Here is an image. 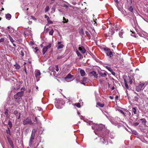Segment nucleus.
<instances>
[{
    "label": "nucleus",
    "mask_w": 148,
    "mask_h": 148,
    "mask_svg": "<svg viewBox=\"0 0 148 148\" xmlns=\"http://www.w3.org/2000/svg\"><path fill=\"white\" fill-rule=\"evenodd\" d=\"M21 91L18 92L14 95V98L15 99L19 100L24 94V91L25 90L24 87H23L21 88Z\"/></svg>",
    "instance_id": "obj_1"
},
{
    "label": "nucleus",
    "mask_w": 148,
    "mask_h": 148,
    "mask_svg": "<svg viewBox=\"0 0 148 148\" xmlns=\"http://www.w3.org/2000/svg\"><path fill=\"white\" fill-rule=\"evenodd\" d=\"M145 84L143 83L140 84L138 86H137L136 87V90L138 92L141 91L142 90H143L145 87Z\"/></svg>",
    "instance_id": "obj_2"
},
{
    "label": "nucleus",
    "mask_w": 148,
    "mask_h": 148,
    "mask_svg": "<svg viewBox=\"0 0 148 148\" xmlns=\"http://www.w3.org/2000/svg\"><path fill=\"white\" fill-rule=\"evenodd\" d=\"M23 124L24 125L27 124H29L30 125H34L31 119L29 117H27L25 119L23 120Z\"/></svg>",
    "instance_id": "obj_3"
},
{
    "label": "nucleus",
    "mask_w": 148,
    "mask_h": 148,
    "mask_svg": "<svg viewBox=\"0 0 148 148\" xmlns=\"http://www.w3.org/2000/svg\"><path fill=\"white\" fill-rule=\"evenodd\" d=\"M105 51L106 54L108 56H110V57H111V51L110 49L108 48L107 47H106L103 49Z\"/></svg>",
    "instance_id": "obj_4"
},
{
    "label": "nucleus",
    "mask_w": 148,
    "mask_h": 148,
    "mask_svg": "<svg viewBox=\"0 0 148 148\" xmlns=\"http://www.w3.org/2000/svg\"><path fill=\"white\" fill-rule=\"evenodd\" d=\"M7 138L8 141V142L10 145L11 146L12 148H14V146L13 143V142L11 139L10 138L9 136H7Z\"/></svg>",
    "instance_id": "obj_5"
},
{
    "label": "nucleus",
    "mask_w": 148,
    "mask_h": 148,
    "mask_svg": "<svg viewBox=\"0 0 148 148\" xmlns=\"http://www.w3.org/2000/svg\"><path fill=\"white\" fill-rule=\"evenodd\" d=\"M90 77L94 76V78H97L98 77L97 74L95 71L90 72L88 73Z\"/></svg>",
    "instance_id": "obj_6"
},
{
    "label": "nucleus",
    "mask_w": 148,
    "mask_h": 148,
    "mask_svg": "<svg viewBox=\"0 0 148 148\" xmlns=\"http://www.w3.org/2000/svg\"><path fill=\"white\" fill-rule=\"evenodd\" d=\"M98 73L100 76L102 77H105L107 75L105 71H99Z\"/></svg>",
    "instance_id": "obj_7"
},
{
    "label": "nucleus",
    "mask_w": 148,
    "mask_h": 148,
    "mask_svg": "<svg viewBox=\"0 0 148 148\" xmlns=\"http://www.w3.org/2000/svg\"><path fill=\"white\" fill-rule=\"evenodd\" d=\"M34 136H31L29 142V145L30 147H31L33 143V140L34 138Z\"/></svg>",
    "instance_id": "obj_8"
},
{
    "label": "nucleus",
    "mask_w": 148,
    "mask_h": 148,
    "mask_svg": "<svg viewBox=\"0 0 148 148\" xmlns=\"http://www.w3.org/2000/svg\"><path fill=\"white\" fill-rule=\"evenodd\" d=\"M78 49L83 54H84L85 53L86 51V50L84 47L82 46L79 47L78 48Z\"/></svg>",
    "instance_id": "obj_9"
},
{
    "label": "nucleus",
    "mask_w": 148,
    "mask_h": 148,
    "mask_svg": "<svg viewBox=\"0 0 148 148\" xmlns=\"http://www.w3.org/2000/svg\"><path fill=\"white\" fill-rule=\"evenodd\" d=\"M104 127L102 124L99 125L97 127L96 129L97 131H101Z\"/></svg>",
    "instance_id": "obj_10"
},
{
    "label": "nucleus",
    "mask_w": 148,
    "mask_h": 148,
    "mask_svg": "<svg viewBox=\"0 0 148 148\" xmlns=\"http://www.w3.org/2000/svg\"><path fill=\"white\" fill-rule=\"evenodd\" d=\"M106 142L105 140L103 137H101L99 139V143L100 145H102L105 144Z\"/></svg>",
    "instance_id": "obj_11"
},
{
    "label": "nucleus",
    "mask_w": 148,
    "mask_h": 148,
    "mask_svg": "<svg viewBox=\"0 0 148 148\" xmlns=\"http://www.w3.org/2000/svg\"><path fill=\"white\" fill-rule=\"evenodd\" d=\"M41 75V73L39 70H38L35 72V76L36 77H37L38 76H40Z\"/></svg>",
    "instance_id": "obj_12"
},
{
    "label": "nucleus",
    "mask_w": 148,
    "mask_h": 148,
    "mask_svg": "<svg viewBox=\"0 0 148 148\" xmlns=\"http://www.w3.org/2000/svg\"><path fill=\"white\" fill-rule=\"evenodd\" d=\"M80 73L81 76L82 77L84 76L86 74L84 71L83 69L80 70Z\"/></svg>",
    "instance_id": "obj_13"
},
{
    "label": "nucleus",
    "mask_w": 148,
    "mask_h": 148,
    "mask_svg": "<svg viewBox=\"0 0 148 148\" xmlns=\"http://www.w3.org/2000/svg\"><path fill=\"white\" fill-rule=\"evenodd\" d=\"M16 86H14L13 87L14 89L16 90H17L20 88V85L17 83H16Z\"/></svg>",
    "instance_id": "obj_14"
},
{
    "label": "nucleus",
    "mask_w": 148,
    "mask_h": 148,
    "mask_svg": "<svg viewBox=\"0 0 148 148\" xmlns=\"http://www.w3.org/2000/svg\"><path fill=\"white\" fill-rule=\"evenodd\" d=\"M5 18L8 20H10L11 18V15L9 14H8L5 15Z\"/></svg>",
    "instance_id": "obj_15"
},
{
    "label": "nucleus",
    "mask_w": 148,
    "mask_h": 148,
    "mask_svg": "<svg viewBox=\"0 0 148 148\" xmlns=\"http://www.w3.org/2000/svg\"><path fill=\"white\" fill-rule=\"evenodd\" d=\"M124 81L125 83V86L126 89H129V86L127 84V80L125 79H124Z\"/></svg>",
    "instance_id": "obj_16"
},
{
    "label": "nucleus",
    "mask_w": 148,
    "mask_h": 148,
    "mask_svg": "<svg viewBox=\"0 0 148 148\" xmlns=\"http://www.w3.org/2000/svg\"><path fill=\"white\" fill-rule=\"evenodd\" d=\"M47 50L48 49H47V48L45 47V46L43 47L42 49V53L43 55H44L45 54Z\"/></svg>",
    "instance_id": "obj_17"
},
{
    "label": "nucleus",
    "mask_w": 148,
    "mask_h": 148,
    "mask_svg": "<svg viewBox=\"0 0 148 148\" xmlns=\"http://www.w3.org/2000/svg\"><path fill=\"white\" fill-rule=\"evenodd\" d=\"M36 133V131L35 129H34L32 130L31 136H34Z\"/></svg>",
    "instance_id": "obj_18"
},
{
    "label": "nucleus",
    "mask_w": 148,
    "mask_h": 148,
    "mask_svg": "<svg viewBox=\"0 0 148 148\" xmlns=\"http://www.w3.org/2000/svg\"><path fill=\"white\" fill-rule=\"evenodd\" d=\"M97 105L101 107H103L104 106V104L103 103H101L100 102H98L97 103Z\"/></svg>",
    "instance_id": "obj_19"
},
{
    "label": "nucleus",
    "mask_w": 148,
    "mask_h": 148,
    "mask_svg": "<svg viewBox=\"0 0 148 148\" xmlns=\"http://www.w3.org/2000/svg\"><path fill=\"white\" fill-rule=\"evenodd\" d=\"M72 77V75L70 73H69L65 77V79H70Z\"/></svg>",
    "instance_id": "obj_20"
},
{
    "label": "nucleus",
    "mask_w": 148,
    "mask_h": 148,
    "mask_svg": "<svg viewBox=\"0 0 148 148\" xmlns=\"http://www.w3.org/2000/svg\"><path fill=\"white\" fill-rule=\"evenodd\" d=\"M104 66L108 71H109L110 72H111V68L110 67V65H105V66Z\"/></svg>",
    "instance_id": "obj_21"
},
{
    "label": "nucleus",
    "mask_w": 148,
    "mask_h": 148,
    "mask_svg": "<svg viewBox=\"0 0 148 148\" xmlns=\"http://www.w3.org/2000/svg\"><path fill=\"white\" fill-rule=\"evenodd\" d=\"M8 124L9 125V126L10 127V129H11L12 127V123L11 121L9 120L8 121Z\"/></svg>",
    "instance_id": "obj_22"
},
{
    "label": "nucleus",
    "mask_w": 148,
    "mask_h": 148,
    "mask_svg": "<svg viewBox=\"0 0 148 148\" xmlns=\"http://www.w3.org/2000/svg\"><path fill=\"white\" fill-rule=\"evenodd\" d=\"M85 33H86V34L88 38V39H90L91 38V36H90V34L87 31H86Z\"/></svg>",
    "instance_id": "obj_23"
},
{
    "label": "nucleus",
    "mask_w": 148,
    "mask_h": 148,
    "mask_svg": "<svg viewBox=\"0 0 148 148\" xmlns=\"http://www.w3.org/2000/svg\"><path fill=\"white\" fill-rule=\"evenodd\" d=\"M136 107H134L132 108V112H133L134 114H136Z\"/></svg>",
    "instance_id": "obj_24"
},
{
    "label": "nucleus",
    "mask_w": 148,
    "mask_h": 148,
    "mask_svg": "<svg viewBox=\"0 0 148 148\" xmlns=\"http://www.w3.org/2000/svg\"><path fill=\"white\" fill-rule=\"evenodd\" d=\"M8 37L9 38V39L10 41L12 43H13L14 42V40H13V38L10 35H8Z\"/></svg>",
    "instance_id": "obj_25"
},
{
    "label": "nucleus",
    "mask_w": 148,
    "mask_h": 148,
    "mask_svg": "<svg viewBox=\"0 0 148 148\" xmlns=\"http://www.w3.org/2000/svg\"><path fill=\"white\" fill-rule=\"evenodd\" d=\"M79 33L80 34L82 35H84V32L83 29L82 28H81L79 31Z\"/></svg>",
    "instance_id": "obj_26"
},
{
    "label": "nucleus",
    "mask_w": 148,
    "mask_h": 148,
    "mask_svg": "<svg viewBox=\"0 0 148 148\" xmlns=\"http://www.w3.org/2000/svg\"><path fill=\"white\" fill-rule=\"evenodd\" d=\"M7 130H6V132L7 134H9L10 135H11L10 130L9 127H8Z\"/></svg>",
    "instance_id": "obj_27"
},
{
    "label": "nucleus",
    "mask_w": 148,
    "mask_h": 148,
    "mask_svg": "<svg viewBox=\"0 0 148 148\" xmlns=\"http://www.w3.org/2000/svg\"><path fill=\"white\" fill-rule=\"evenodd\" d=\"M140 120L142 121V123H143L145 124L147 123V121L145 119H140Z\"/></svg>",
    "instance_id": "obj_28"
},
{
    "label": "nucleus",
    "mask_w": 148,
    "mask_h": 148,
    "mask_svg": "<svg viewBox=\"0 0 148 148\" xmlns=\"http://www.w3.org/2000/svg\"><path fill=\"white\" fill-rule=\"evenodd\" d=\"M18 113V111L16 110H14L13 114L16 116V117L17 118L18 116L17 114Z\"/></svg>",
    "instance_id": "obj_29"
},
{
    "label": "nucleus",
    "mask_w": 148,
    "mask_h": 148,
    "mask_svg": "<svg viewBox=\"0 0 148 148\" xmlns=\"http://www.w3.org/2000/svg\"><path fill=\"white\" fill-rule=\"evenodd\" d=\"M8 112L9 110L8 109H6L5 110V111L4 112L5 114L6 115V116L7 117L8 115Z\"/></svg>",
    "instance_id": "obj_30"
},
{
    "label": "nucleus",
    "mask_w": 148,
    "mask_h": 148,
    "mask_svg": "<svg viewBox=\"0 0 148 148\" xmlns=\"http://www.w3.org/2000/svg\"><path fill=\"white\" fill-rule=\"evenodd\" d=\"M14 66L16 69H19L20 68V65L18 64H16L14 65Z\"/></svg>",
    "instance_id": "obj_31"
},
{
    "label": "nucleus",
    "mask_w": 148,
    "mask_h": 148,
    "mask_svg": "<svg viewBox=\"0 0 148 148\" xmlns=\"http://www.w3.org/2000/svg\"><path fill=\"white\" fill-rule=\"evenodd\" d=\"M47 21L48 23L49 24H52L53 23V22L50 20V18H48V19H47Z\"/></svg>",
    "instance_id": "obj_32"
},
{
    "label": "nucleus",
    "mask_w": 148,
    "mask_h": 148,
    "mask_svg": "<svg viewBox=\"0 0 148 148\" xmlns=\"http://www.w3.org/2000/svg\"><path fill=\"white\" fill-rule=\"evenodd\" d=\"M52 45L51 43H49L48 45H47L46 46H45V47H46L47 48V49H48L50 48L51 47Z\"/></svg>",
    "instance_id": "obj_33"
},
{
    "label": "nucleus",
    "mask_w": 148,
    "mask_h": 148,
    "mask_svg": "<svg viewBox=\"0 0 148 148\" xmlns=\"http://www.w3.org/2000/svg\"><path fill=\"white\" fill-rule=\"evenodd\" d=\"M76 53L78 57H81L82 56V55L77 50L76 51Z\"/></svg>",
    "instance_id": "obj_34"
},
{
    "label": "nucleus",
    "mask_w": 148,
    "mask_h": 148,
    "mask_svg": "<svg viewBox=\"0 0 148 148\" xmlns=\"http://www.w3.org/2000/svg\"><path fill=\"white\" fill-rule=\"evenodd\" d=\"M64 47V45H63L60 44L58 46L57 48L58 49H62V48H63Z\"/></svg>",
    "instance_id": "obj_35"
},
{
    "label": "nucleus",
    "mask_w": 148,
    "mask_h": 148,
    "mask_svg": "<svg viewBox=\"0 0 148 148\" xmlns=\"http://www.w3.org/2000/svg\"><path fill=\"white\" fill-rule=\"evenodd\" d=\"M88 80V79L86 77H83L82 80V82H87Z\"/></svg>",
    "instance_id": "obj_36"
},
{
    "label": "nucleus",
    "mask_w": 148,
    "mask_h": 148,
    "mask_svg": "<svg viewBox=\"0 0 148 148\" xmlns=\"http://www.w3.org/2000/svg\"><path fill=\"white\" fill-rule=\"evenodd\" d=\"M75 105L76 106L77 108H80L81 107L80 103H76L75 104Z\"/></svg>",
    "instance_id": "obj_37"
},
{
    "label": "nucleus",
    "mask_w": 148,
    "mask_h": 148,
    "mask_svg": "<svg viewBox=\"0 0 148 148\" xmlns=\"http://www.w3.org/2000/svg\"><path fill=\"white\" fill-rule=\"evenodd\" d=\"M49 9V7L48 5H47L46 6L45 8V12H47Z\"/></svg>",
    "instance_id": "obj_38"
},
{
    "label": "nucleus",
    "mask_w": 148,
    "mask_h": 148,
    "mask_svg": "<svg viewBox=\"0 0 148 148\" xmlns=\"http://www.w3.org/2000/svg\"><path fill=\"white\" fill-rule=\"evenodd\" d=\"M53 32L54 31L53 29H52L51 30L50 32H49V34L51 36H52L53 34Z\"/></svg>",
    "instance_id": "obj_39"
},
{
    "label": "nucleus",
    "mask_w": 148,
    "mask_h": 148,
    "mask_svg": "<svg viewBox=\"0 0 148 148\" xmlns=\"http://www.w3.org/2000/svg\"><path fill=\"white\" fill-rule=\"evenodd\" d=\"M129 10L132 12H133V9L132 6H131L129 8Z\"/></svg>",
    "instance_id": "obj_40"
},
{
    "label": "nucleus",
    "mask_w": 148,
    "mask_h": 148,
    "mask_svg": "<svg viewBox=\"0 0 148 148\" xmlns=\"http://www.w3.org/2000/svg\"><path fill=\"white\" fill-rule=\"evenodd\" d=\"M35 121H34V123H33L34 124H36L38 123V120L37 117H35Z\"/></svg>",
    "instance_id": "obj_41"
},
{
    "label": "nucleus",
    "mask_w": 148,
    "mask_h": 148,
    "mask_svg": "<svg viewBox=\"0 0 148 148\" xmlns=\"http://www.w3.org/2000/svg\"><path fill=\"white\" fill-rule=\"evenodd\" d=\"M63 20L64 21H65L64 22V23H67L69 21L68 19H66L65 18H64V17H63Z\"/></svg>",
    "instance_id": "obj_42"
},
{
    "label": "nucleus",
    "mask_w": 148,
    "mask_h": 148,
    "mask_svg": "<svg viewBox=\"0 0 148 148\" xmlns=\"http://www.w3.org/2000/svg\"><path fill=\"white\" fill-rule=\"evenodd\" d=\"M128 77L129 78V83L130 84H132V79H131V77L129 76H128Z\"/></svg>",
    "instance_id": "obj_43"
},
{
    "label": "nucleus",
    "mask_w": 148,
    "mask_h": 148,
    "mask_svg": "<svg viewBox=\"0 0 148 148\" xmlns=\"http://www.w3.org/2000/svg\"><path fill=\"white\" fill-rule=\"evenodd\" d=\"M32 61V58H29L28 59V62L29 64H31Z\"/></svg>",
    "instance_id": "obj_44"
},
{
    "label": "nucleus",
    "mask_w": 148,
    "mask_h": 148,
    "mask_svg": "<svg viewBox=\"0 0 148 148\" xmlns=\"http://www.w3.org/2000/svg\"><path fill=\"white\" fill-rule=\"evenodd\" d=\"M58 65H56L55 66V67L56 68V70L58 72L59 70V69L58 68Z\"/></svg>",
    "instance_id": "obj_45"
},
{
    "label": "nucleus",
    "mask_w": 148,
    "mask_h": 148,
    "mask_svg": "<svg viewBox=\"0 0 148 148\" xmlns=\"http://www.w3.org/2000/svg\"><path fill=\"white\" fill-rule=\"evenodd\" d=\"M20 54L22 56H23L24 55V53L23 51H21Z\"/></svg>",
    "instance_id": "obj_46"
},
{
    "label": "nucleus",
    "mask_w": 148,
    "mask_h": 148,
    "mask_svg": "<svg viewBox=\"0 0 148 148\" xmlns=\"http://www.w3.org/2000/svg\"><path fill=\"white\" fill-rule=\"evenodd\" d=\"M5 39L4 38H1L0 39V42H3L4 41Z\"/></svg>",
    "instance_id": "obj_47"
},
{
    "label": "nucleus",
    "mask_w": 148,
    "mask_h": 148,
    "mask_svg": "<svg viewBox=\"0 0 148 148\" xmlns=\"http://www.w3.org/2000/svg\"><path fill=\"white\" fill-rule=\"evenodd\" d=\"M18 114L19 116H18V118L17 117V119H20V118H21V113H20V112H19V113H18Z\"/></svg>",
    "instance_id": "obj_48"
},
{
    "label": "nucleus",
    "mask_w": 148,
    "mask_h": 148,
    "mask_svg": "<svg viewBox=\"0 0 148 148\" xmlns=\"http://www.w3.org/2000/svg\"><path fill=\"white\" fill-rule=\"evenodd\" d=\"M139 125V123L138 122H136L134 123V125L135 126H136Z\"/></svg>",
    "instance_id": "obj_49"
},
{
    "label": "nucleus",
    "mask_w": 148,
    "mask_h": 148,
    "mask_svg": "<svg viewBox=\"0 0 148 148\" xmlns=\"http://www.w3.org/2000/svg\"><path fill=\"white\" fill-rule=\"evenodd\" d=\"M123 33L122 32H120L119 33V35L121 37L122 36Z\"/></svg>",
    "instance_id": "obj_50"
},
{
    "label": "nucleus",
    "mask_w": 148,
    "mask_h": 148,
    "mask_svg": "<svg viewBox=\"0 0 148 148\" xmlns=\"http://www.w3.org/2000/svg\"><path fill=\"white\" fill-rule=\"evenodd\" d=\"M112 74L114 75V76H116L115 75H116V73H115V72L113 71H112Z\"/></svg>",
    "instance_id": "obj_51"
},
{
    "label": "nucleus",
    "mask_w": 148,
    "mask_h": 148,
    "mask_svg": "<svg viewBox=\"0 0 148 148\" xmlns=\"http://www.w3.org/2000/svg\"><path fill=\"white\" fill-rule=\"evenodd\" d=\"M31 18H32L35 20V21H36V18L34 16H31Z\"/></svg>",
    "instance_id": "obj_52"
},
{
    "label": "nucleus",
    "mask_w": 148,
    "mask_h": 148,
    "mask_svg": "<svg viewBox=\"0 0 148 148\" xmlns=\"http://www.w3.org/2000/svg\"><path fill=\"white\" fill-rule=\"evenodd\" d=\"M63 57L62 56H58L57 57V59L58 60H60Z\"/></svg>",
    "instance_id": "obj_53"
},
{
    "label": "nucleus",
    "mask_w": 148,
    "mask_h": 148,
    "mask_svg": "<svg viewBox=\"0 0 148 148\" xmlns=\"http://www.w3.org/2000/svg\"><path fill=\"white\" fill-rule=\"evenodd\" d=\"M35 49L36 50L35 52H37V51H38L39 50L38 49V48L37 47H36L35 48Z\"/></svg>",
    "instance_id": "obj_54"
},
{
    "label": "nucleus",
    "mask_w": 148,
    "mask_h": 148,
    "mask_svg": "<svg viewBox=\"0 0 148 148\" xmlns=\"http://www.w3.org/2000/svg\"><path fill=\"white\" fill-rule=\"evenodd\" d=\"M44 17L45 18H46L47 19H48V18H49V17L48 16H47V15H45V17Z\"/></svg>",
    "instance_id": "obj_55"
},
{
    "label": "nucleus",
    "mask_w": 148,
    "mask_h": 148,
    "mask_svg": "<svg viewBox=\"0 0 148 148\" xmlns=\"http://www.w3.org/2000/svg\"><path fill=\"white\" fill-rule=\"evenodd\" d=\"M120 112H121V114H123L124 116L125 115V113H124V112L122 110H121L120 111Z\"/></svg>",
    "instance_id": "obj_56"
},
{
    "label": "nucleus",
    "mask_w": 148,
    "mask_h": 148,
    "mask_svg": "<svg viewBox=\"0 0 148 148\" xmlns=\"http://www.w3.org/2000/svg\"><path fill=\"white\" fill-rule=\"evenodd\" d=\"M119 98V97L117 95H116L115 97V100H117L118 98Z\"/></svg>",
    "instance_id": "obj_57"
},
{
    "label": "nucleus",
    "mask_w": 148,
    "mask_h": 148,
    "mask_svg": "<svg viewBox=\"0 0 148 148\" xmlns=\"http://www.w3.org/2000/svg\"><path fill=\"white\" fill-rule=\"evenodd\" d=\"M49 30V28H46V29H45V31H46L47 32H48Z\"/></svg>",
    "instance_id": "obj_58"
},
{
    "label": "nucleus",
    "mask_w": 148,
    "mask_h": 148,
    "mask_svg": "<svg viewBox=\"0 0 148 148\" xmlns=\"http://www.w3.org/2000/svg\"><path fill=\"white\" fill-rule=\"evenodd\" d=\"M118 26H117L116 25L115 29L116 30H118Z\"/></svg>",
    "instance_id": "obj_59"
},
{
    "label": "nucleus",
    "mask_w": 148,
    "mask_h": 148,
    "mask_svg": "<svg viewBox=\"0 0 148 148\" xmlns=\"http://www.w3.org/2000/svg\"><path fill=\"white\" fill-rule=\"evenodd\" d=\"M112 47L114 48V49L115 48H116V46H114L113 45V44L112 43Z\"/></svg>",
    "instance_id": "obj_60"
},
{
    "label": "nucleus",
    "mask_w": 148,
    "mask_h": 148,
    "mask_svg": "<svg viewBox=\"0 0 148 148\" xmlns=\"http://www.w3.org/2000/svg\"><path fill=\"white\" fill-rule=\"evenodd\" d=\"M114 1L116 3H118V0H114Z\"/></svg>",
    "instance_id": "obj_61"
},
{
    "label": "nucleus",
    "mask_w": 148,
    "mask_h": 148,
    "mask_svg": "<svg viewBox=\"0 0 148 148\" xmlns=\"http://www.w3.org/2000/svg\"><path fill=\"white\" fill-rule=\"evenodd\" d=\"M114 31L112 29V35L114 33Z\"/></svg>",
    "instance_id": "obj_62"
},
{
    "label": "nucleus",
    "mask_w": 148,
    "mask_h": 148,
    "mask_svg": "<svg viewBox=\"0 0 148 148\" xmlns=\"http://www.w3.org/2000/svg\"><path fill=\"white\" fill-rule=\"evenodd\" d=\"M116 93V91L115 90H114L112 92L113 94V95H114L115 94V93Z\"/></svg>",
    "instance_id": "obj_63"
},
{
    "label": "nucleus",
    "mask_w": 148,
    "mask_h": 148,
    "mask_svg": "<svg viewBox=\"0 0 148 148\" xmlns=\"http://www.w3.org/2000/svg\"><path fill=\"white\" fill-rule=\"evenodd\" d=\"M28 23L29 24H31L32 23V21H29V22Z\"/></svg>",
    "instance_id": "obj_64"
}]
</instances>
